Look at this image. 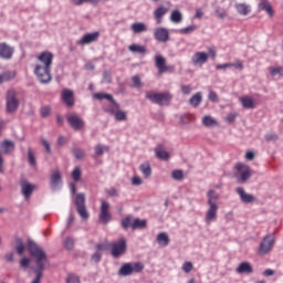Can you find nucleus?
Listing matches in <instances>:
<instances>
[{"instance_id": "obj_7", "label": "nucleus", "mask_w": 283, "mask_h": 283, "mask_svg": "<svg viewBox=\"0 0 283 283\" xmlns=\"http://www.w3.org/2000/svg\"><path fill=\"white\" fill-rule=\"evenodd\" d=\"M275 244V234L270 233L266 234L260 245H259V255H266V253H271L273 251V247Z\"/></svg>"}, {"instance_id": "obj_16", "label": "nucleus", "mask_w": 283, "mask_h": 283, "mask_svg": "<svg viewBox=\"0 0 283 283\" xmlns=\"http://www.w3.org/2000/svg\"><path fill=\"white\" fill-rule=\"evenodd\" d=\"M21 186V193L25 198V200H30V196L34 192L36 189V185L30 184L28 180H22L20 182Z\"/></svg>"}, {"instance_id": "obj_47", "label": "nucleus", "mask_w": 283, "mask_h": 283, "mask_svg": "<svg viewBox=\"0 0 283 283\" xmlns=\"http://www.w3.org/2000/svg\"><path fill=\"white\" fill-rule=\"evenodd\" d=\"M114 116L119 122L127 120V113L124 111L118 109Z\"/></svg>"}, {"instance_id": "obj_5", "label": "nucleus", "mask_w": 283, "mask_h": 283, "mask_svg": "<svg viewBox=\"0 0 283 283\" xmlns=\"http://www.w3.org/2000/svg\"><path fill=\"white\" fill-rule=\"evenodd\" d=\"M146 98L147 101H150V103L159 105L160 107H169V105H171L174 95H171V93H154L147 91Z\"/></svg>"}, {"instance_id": "obj_22", "label": "nucleus", "mask_w": 283, "mask_h": 283, "mask_svg": "<svg viewBox=\"0 0 283 283\" xmlns=\"http://www.w3.org/2000/svg\"><path fill=\"white\" fill-rule=\"evenodd\" d=\"M155 156L156 158H158L159 160H169V158H171V156L169 155V153L165 149V146L161 144H158L155 147Z\"/></svg>"}, {"instance_id": "obj_2", "label": "nucleus", "mask_w": 283, "mask_h": 283, "mask_svg": "<svg viewBox=\"0 0 283 283\" xmlns=\"http://www.w3.org/2000/svg\"><path fill=\"white\" fill-rule=\"evenodd\" d=\"M40 64L35 65L34 74L38 81L43 84L50 83L52 81V61H54V54L50 51H44L38 56Z\"/></svg>"}, {"instance_id": "obj_8", "label": "nucleus", "mask_w": 283, "mask_h": 283, "mask_svg": "<svg viewBox=\"0 0 283 283\" xmlns=\"http://www.w3.org/2000/svg\"><path fill=\"white\" fill-rule=\"evenodd\" d=\"M7 114H14L19 109V98L15 90H9L6 97Z\"/></svg>"}, {"instance_id": "obj_12", "label": "nucleus", "mask_w": 283, "mask_h": 283, "mask_svg": "<svg viewBox=\"0 0 283 283\" xmlns=\"http://www.w3.org/2000/svg\"><path fill=\"white\" fill-rule=\"evenodd\" d=\"M66 119L69 125L72 127V129H75V132H78L85 127V122L76 114L67 115Z\"/></svg>"}, {"instance_id": "obj_41", "label": "nucleus", "mask_w": 283, "mask_h": 283, "mask_svg": "<svg viewBox=\"0 0 283 283\" xmlns=\"http://www.w3.org/2000/svg\"><path fill=\"white\" fill-rule=\"evenodd\" d=\"M15 76L17 73L14 71H6L2 73V78L4 80V83H8V81H13Z\"/></svg>"}, {"instance_id": "obj_61", "label": "nucleus", "mask_w": 283, "mask_h": 283, "mask_svg": "<svg viewBox=\"0 0 283 283\" xmlns=\"http://www.w3.org/2000/svg\"><path fill=\"white\" fill-rule=\"evenodd\" d=\"M235 118H238V114L235 113H230L226 117V123H235Z\"/></svg>"}, {"instance_id": "obj_63", "label": "nucleus", "mask_w": 283, "mask_h": 283, "mask_svg": "<svg viewBox=\"0 0 283 283\" xmlns=\"http://www.w3.org/2000/svg\"><path fill=\"white\" fill-rule=\"evenodd\" d=\"M208 98L212 103H218V94L216 92H213V91L209 92Z\"/></svg>"}, {"instance_id": "obj_9", "label": "nucleus", "mask_w": 283, "mask_h": 283, "mask_svg": "<svg viewBox=\"0 0 283 283\" xmlns=\"http://www.w3.org/2000/svg\"><path fill=\"white\" fill-rule=\"evenodd\" d=\"M235 169L238 185H244L251 178V169L244 164H237Z\"/></svg>"}, {"instance_id": "obj_25", "label": "nucleus", "mask_w": 283, "mask_h": 283, "mask_svg": "<svg viewBox=\"0 0 283 283\" xmlns=\"http://www.w3.org/2000/svg\"><path fill=\"white\" fill-rule=\"evenodd\" d=\"M259 10L266 12L269 17H274L275 11L273 10V6H271V2L263 0L258 6Z\"/></svg>"}, {"instance_id": "obj_32", "label": "nucleus", "mask_w": 283, "mask_h": 283, "mask_svg": "<svg viewBox=\"0 0 283 283\" xmlns=\"http://www.w3.org/2000/svg\"><path fill=\"white\" fill-rule=\"evenodd\" d=\"M202 125H205V127H216L218 126V120H216L211 115H206L202 118Z\"/></svg>"}, {"instance_id": "obj_29", "label": "nucleus", "mask_w": 283, "mask_h": 283, "mask_svg": "<svg viewBox=\"0 0 283 283\" xmlns=\"http://www.w3.org/2000/svg\"><path fill=\"white\" fill-rule=\"evenodd\" d=\"M240 101L244 109H255V102L253 101V98L245 96L241 97Z\"/></svg>"}, {"instance_id": "obj_56", "label": "nucleus", "mask_w": 283, "mask_h": 283, "mask_svg": "<svg viewBox=\"0 0 283 283\" xmlns=\"http://www.w3.org/2000/svg\"><path fill=\"white\" fill-rule=\"evenodd\" d=\"M30 262H32V260H30L29 258H22V260L20 261L21 269H24V271L29 269Z\"/></svg>"}, {"instance_id": "obj_38", "label": "nucleus", "mask_w": 283, "mask_h": 283, "mask_svg": "<svg viewBox=\"0 0 283 283\" xmlns=\"http://www.w3.org/2000/svg\"><path fill=\"white\" fill-rule=\"evenodd\" d=\"M139 170L144 175V178H149V176H151V165H149V163L142 164Z\"/></svg>"}, {"instance_id": "obj_3", "label": "nucleus", "mask_w": 283, "mask_h": 283, "mask_svg": "<svg viewBox=\"0 0 283 283\" xmlns=\"http://www.w3.org/2000/svg\"><path fill=\"white\" fill-rule=\"evenodd\" d=\"M207 198L208 210L206 212L205 222L211 224V222L218 220V200H220V196L216 193V190H209L207 192Z\"/></svg>"}, {"instance_id": "obj_31", "label": "nucleus", "mask_w": 283, "mask_h": 283, "mask_svg": "<svg viewBox=\"0 0 283 283\" xmlns=\"http://www.w3.org/2000/svg\"><path fill=\"white\" fill-rule=\"evenodd\" d=\"M128 50L133 52V54H147V48L139 44H130Z\"/></svg>"}, {"instance_id": "obj_34", "label": "nucleus", "mask_w": 283, "mask_h": 283, "mask_svg": "<svg viewBox=\"0 0 283 283\" xmlns=\"http://www.w3.org/2000/svg\"><path fill=\"white\" fill-rule=\"evenodd\" d=\"M268 70L272 78H275V76H282L283 78V66H270Z\"/></svg>"}, {"instance_id": "obj_26", "label": "nucleus", "mask_w": 283, "mask_h": 283, "mask_svg": "<svg viewBox=\"0 0 283 283\" xmlns=\"http://www.w3.org/2000/svg\"><path fill=\"white\" fill-rule=\"evenodd\" d=\"M169 10L167 8H165L164 6L158 7L155 11H154V18L155 21L158 25H160V23H163V17L168 12Z\"/></svg>"}, {"instance_id": "obj_55", "label": "nucleus", "mask_w": 283, "mask_h": 283, "mask_svg": "<svg viewBox=\"0 0 283 283\" xmlns=\"http://www.w3.org/2000/svg\"><path fill=\"white\" fill-rule=\"evenodd\" d=\"M132 217H126L122 220V227L123 229L127 230L129 227H132Z\"/></svg>"}, {"instance_id": "obj_21", "label": "nucleus", "mask_w": 283, "mask_h": 283, "mask_svg": "<svg viewBox=\"0 0 283 283\" xmlns=\"http://www.w3.org/2000/svg\"><path fill=\"white\" fill-rule=\"evenodd\" d=\"M17 145L14 144V142L10 140V139H4L0 143V150L2 154L4 155H10L12 154V151H14Z\"/></svg>"}, {"instance_id": "obj_45", "label": "nucleus", "mask_w": 283, "mask_h": 283, "mask_svg": "<svg viewBox=\"0 0 283 283\" xmlns=\"http://www.w3.org/2000/svg\"><path fill=\"white\" fill-rule=\"evenodd\" d=\"M214 12L218 19H227L228 17L227 9L224 8L217 7Z\"/></svg>"}, {"instance_id": "obj_35", "label": "nucleus", "mask_w": 283, "mask_h": 283, "mask_svg": "<svg viewBox=\"0 0 283 283\" xmlns=\"http://www.w3.org/2000/svg\"><path fill=\"white\" fill-rule=\"evenodd\" d=\"M235 9H237V12L242 14V17H247V14L251 12V7H249V4L247 3H239L235 6Z\"/></svg>"}, {"instance_id": "obj_23", "label": "nucleus", "mask_w": 283, "mask_h": 283, "mask_svg": "<svg viewBox=\"0 0 283 283\" xmlns=\"http://www.w3.org/2000/svg\"><path fill=\"white\" fill-rule=\"evenodd\" d=\"M167 61L165 60V56L163 55H156L155 56V65L158 70L159 74H165L169 67H167Z\"/></svg>"}, {"instance_id": "obj_14", "label": "nucleus", "mask_w": 283, "mask_h": 283, "mask_svg": "<svg viewBox=\"0 0 283 283\" xmlns=\"http://www.w3.org/2000/svg\"><path fill=\"white\" fill-rule=\"evenodd\" d=\"M101 36V32L95 31L93 33L84 34L76 43L77 45H90V43H96Z\"/></svg>"}, {"instance_id": "obj_27", "label": "nucleus", "mask_w": 283, "mask_h": 283, "mask_svg": "<svg viewBox=\"0 0 283 283\" xmlns=\"http://www.w3.org/2000/svg\"><path fill=\"white\" fill-rule=\"evenodd\" d=\"M130 30L134 34H143V32H147V24L145 22H135L130 25Z\"/></svg>"}, {"instance_id": "obj_15", "label": "nucleus", "mask_w": 283, "mask_h": 283, "mask_svg": "<svg viewBox=\"0 0 283 283\" xmlns=\"http://www.w3.org/2000/svg\"><path fill=\"white\" fill-rule=\"evenodd\" d=\"M62 185H63V177L61 176V171L55 170L51 175L50 187H51L52 191H59V189H61Z\"/></svg>"}, {"instance_id": "obj_1", "label": "nucleus", "mask_w": 283, "mask_h": 283, "mask_svg": "<svg viewBox=\"0 0 283 283\" xmlns=\"http://www.w3.org/2000/svg\"><path fill=\"white\" fill-rule=\"evenodd\" d=\"M28 250L35 262V265L31 266V271L34 273L35 277L31 283H41L43 277V271H45V265L48 264V254L43 248L39 247L34 240L29 239Z\"/></svg>"}, {"instance_id": "obj_58", "label": "nucleus", "mask_w": 283, "mask_h": 283, "mask_svg": "<svg viewBox=\"0 0 283 283\" xmlns=\"http://www.w3.org/2000/svg\"><path fill=\"white\" fill-rule=\"evenodd\" d=\"M66 283H81V280L78 279V276L71 274L67 276Z\"/></svg>"}, {"instance_id": "obj_50", "label": "nucleus", "mask_w": 283, "mask_h": 283, "mask_svg": "<svg viewBox=\"0 0 283 283\" xmlns=\"http://www.w3.org/2000/svg\"><path fill=\"white\" fill-rule=\"evenodd\" d=\"M72 178L75 182H78L81 180V167H75L72 171Z\"/></svg>"}, {"instance_id": "obj_52", "label": "nucleus", "mask_w": 283, "mask_h": 283, "mask_svg": "<svg viewBox=\"0 0 283 283\" xmlns=\"http://www.w3.org/2000/svg\"><path fill=\"white\" fill-rule=\"evenodd\" d=\"M40 114H41L42 118H48V116H50V114H52V108H50V106H43L40 109Z\"/></svg>"}, {"instance_id": "obj_51", "label": "nucleus", "mask_w": 283, "mask_h": 283, "mask_svg": "<svg viewBox=\"0 0 283 283\" xmlns=\"http://www.w3.org/2000/svg\"><path fill=\"white\" fill-rule=\"evenodd\" d=\"M73 6H83V3H98V0H71Z\"/></svg>"}, {"instance_id": "obj_46", "label": "nucleus", "mask_w": 283, "mask_h": 283, "mask_svg": "<svg viewBox=\"0 0 283 283\" xmlns=\"http://www.w3.org/2000/svg\"><path fill=\"white\" fill-rule=\"evenodd\" d=\"M73 155L77 160H83V158H85V150L82 148H74Z\"/></svg>"}, {"instance_id": "obj_19", "label": "nucleus", "mask_w": 283, "mask_h": 283, "mask_svg": "<svg viewBox=\"0 0 283 283\" xmlns=\"http://www.w3.org/2000/svg\"><path fill=\"white\" fill-rule=\"evenodd\" d=\"M154 36L159 43H167V41H169V30L163 27L157 28L155 30Z\"/></svg>"}, {"instance_id": "obj_4", "label": "nucleus", "mask_w": 283, "mask_h": 283, "mask_svg": "<svg viewBox=\"0 0 283 283\" xmlns=\"http://www.w3.org/2000/svg\"><path fill=\"white\" fill-rule=\"evenodd\" d=\"M71 193L75 196V207L76 211L82 218V220H87L90 218V212L87 211V206H85V193H76V185L70 184Z\"/></svg>"}, {"instance_id": "obj_36", "label": "nucleus", "mask_w": 283, "mask_h": 283, "mask_svg": "<svg viewBox=\"0 0 283 283\" xmlns=\"http://www.w3.org/2000/svg\"><path fill=\"white\" fill-rule=\"evenodd\" d=\"M15 251L18 255H23V253H25V244L23 243V239L15 238Z\"/></svg>"}, {"instance_id": "obj_42", "label": "nucleus", "mask_w": 283, "mask_h": 283, "mask_svg": "<svg viewBox=\"0 0 283 283\" xmlns=\"http://www.w3.org/2000/svg\"><path fill=\"white\" fill-rule=\"evenodd\" d=\"M198 30V27L195 24L186 27L184 29H179L178 32L179 34H191V32H196Z\"/></svg>"}, {"instance_id": "obj_44", "label": "nucleus", "mask_w": 283, "mask_h": 283, "mask_svg": "<svg viewBox=\"0 0 283 283\" xmlns=\"http://www.w3.org/2000/svg\"><path fill=\"white\" fill-rule=\"evenodd\" d=\"M105 150L108 151L109 147L103 146V144H97L95 146V154H96V156H103L105 154Z\"/></svg>"}, {"instance_id": "obj_59", "label": "nucleus", "mask_w": 283, "mask_h": 283, "mask_svg": "<svg viewBox=\"0 0 283 283\" xmlns=\"http://www.w3.org/2000/svg\"><path fill=\"white\" fill-rule=\"evenodd\" d=\"M41 144L43 145L44 149H46V153L50 154L52 151V148L50 147V142L45 138H41Z\"/></svg>"}, {"instance_id": "obj_49", "label": "nucleus", "mask_w": 283, "mask_h": 283, "mask_svg": "<svg viewBox=\"0 0 283 283\" xmlns=\"http://www.w3.org/2000/svg\"><path fill=\"white\" fill-rule=\"evenodd\" d=\"M132 81H133V87H136L137 90H140V87H143V82L140 81V76L134 75L132 77Z\"/></svg>"}, {"instance_id": "obj_37", "label": "nucleus", "mask_w": 283, "mask_h": 283, "mask_svg": "<svg viewBox=\"0 0 283 283\" xmlns=\"http://www.w3.org/2000/svg\"><path fill=\"white\" fill-rule=\"evenodd\" d=\"M145 227H147V220H140V219H134L130 229H133V231H136V229H145Z\"/></svg>"}, {"instance_id": "obj_17", "label": "nucleus", "mask_w": 283, "mask_h": 283, "mask_svg": "<svg viewBox=\"0 0 283 283\" xmlns=\"http://www.w3.org/2000/svg\"><path fill=\"white\" fill-rule=\"evenodd\" d=\"M237 193L243 205H253V202H255L256 200L255 196L247 193V191L242 187L237 188Z\"/></svg>"}, {"instance_id": "obj_30", "label": "nucleus", "mask_w": 283, "mask_h": 283, "mask_svg": "<svg viewBox=\"0 0 283 283\" xmlns=\"http://www.w3.org/2000/svg\"><path fill=\"white\" fill-rule=\"evenodd\" d=\"M118 109H120V104L116 101H113L106 106L105 112L106 114H111V116H114Z\"/></svg>"}, {"instance_id": "obj_10", "label": "nucleus", "mask_w": 283, "mask_h": 283, "mask_svg": "<svg viewBox=\"0 0 283 283\" xmlns=\"http://www.w3.org/2000/svg\"><path fill=\"white\" fill-rule=\"evenodd\" d=\"M111 247V253L113 258H120V255H125L127 251V240L125 238H122L118 240V242L112 243Z\"/></svg>"}, {"instance_id": "obj_53", "label": "nucleus", "mask_w": 283, "mask_h": 283, "mask_svg": "<svg viewBox=\"0 0 283 283\" xmlns=\"http://www.w3.org/2000/svg\"><path fill=\"white\" fill-rule=\"evenodd\" d=\"M64 247H65V249H67V251H72V249H74V239H72V238H66L65 240H64Z\"/></svg>"}, {"instance_id": "obj_62", "label": "nucleus", "mask_w": 283, "mask_h": 283, "mask_svg": "<svg viewBox=\"0 0 283 283\" xmlns=\"http://www.w3.org/2000/svg\"><path fill=\"white\" fill-rule=\"evenodd\" d=\"M132 185L134 187H140V185H143V179L140 177H133Z\"/></svg>"}, {"instance_id": "obj_57", "label": "nucleus", "mask_w": 283, "mask_h": 283, "mask_svg": "<svg viewBox=\"0 0 283 283\" xmlns=\"http://www.w3.org/2000/svg\"><path fill=\"white\" fill-rule=\"evenodd\" d=\"M111 244L108 243H98L95 245L96 251H108Z\"/></svg>"}, {"instance_id": "obj_48", "label": "nucleus", "mask_w": 283, "mask_h": 283, "mask_svg": "<svg viewBox=\"0 0 283 283\" xmlns=\"http://www.w3.org/2000/svg\"><path fill=\"white\" fill-rule=\"evenodd\" d=\"M171 177L174 180H182L185 178V172L182 170H174Z\"/></svg>"}, {"instance_id": "obj_64", "label": "nucleus", "mask_w": 283, "mask_h": 283, "mask_svg": "<svg viewBox=\"0 0 283 283\" xmlns=\"http://www.w3.org/2000/svg\"><path fill=\"white\" fill-rule=\"evenodd\" d=\"M4 259H6L7 262H10V263L14 262V252L7 253L4 255Z\"/></svg>"}, {"instance_id": "obj_43", "label": "nucleus", "mask_w": 283, "mask_h": 283, "mask_svg": "<svg viewBox=\"0 0 283 283\" xmlns=\"http://www.w3.org/2000/svg\"><path fill=\"white\" fill-rule=\"evenodd\" d=\"M264 138L266 143H277V140H280V136L275 133H268L264 135Z\"/></svg>"}, {"instance_id": "obj_33", "label": "nucleus", "mask_w": 283, "mask_h": 283, "mask_svg": "<svg viewBox=\"0 0 283 283\" xmlns=\"http://www.w3.org/2000/svg\"><path fill=\"white\" fill-rule=\"evenodd\" d=\"M189 103L192 107H198L202 103V93L198 92L192 95L189 99Z\"/></svg>"}, {"instance_id": "obj_28", "label": "nucleus", "mask_w": 283, "mask_h": 283, "mask_svg": "<svg viewBox=\"0 0 283 283\" xmlns=\"http://www.w3.org/2000/svg\"><path fill=\"white\" fill-rule=\"evenodd\" d=\"M157 242L159 247H169V234L167 232H160L157 234Z\"/></svg>"}, {"instance_id": "obj_13", "label": "nucleus", "mask_w": 283, "mask_h": 283, "mask_svg": "<svg viewBox=\"0 0 283 283\" xmlns=\"http://www.w3.org/2000/svg\"><path fill=\"white\" fill-rule=\"evenodd\" d=\"M207 61H209L207 52H197L191 56V63L195 67H202Z\"/></svg>"}, {"instance_id": "obj_60", "label": "nucleus", "mask_w": 283, "mask_h": 283, "mask_svg": "<svg viewBox=\"0 0 283 283\" xmlns=\"http://www.w3.org/2000/svg\"><path fill=\"white\" fill-rule=\"evenodd\" d=\"M103 81L104 83H112V73L108 71H104Z\"/></svg>"}, {"instance_id": "obj_18", "label": "nucleus", "mask_w": 283, "mask_h": 283, "mask_svg": "<svg viewBox=\"0 0 283 283\" xmlns=\"http://www.w3.org/2000/svg\"><path fill=\"white\" fill-rule=\"evenodd\" d=\"M13 54L14 48L10 46L6 42L0 43V59H4V61H10Z\"/></svg>"}, {"instance_id": "obj_11", "label": "nucleus", "mask_w": 283, "mask_h": 283, "mask_svg": "<svg viewBox=\"0 0 283 283\" xmlns=\"http://www.w3.org/2000/svg\"><path fill=\"white\" fill-rule=\"evenodd\" d=\"M98 218L99 222L103 224H107V222L112 221V214L109 213V202L102 200Z\"/></svg>"}, {"instance_id": "obj_6", "label": "nucleus", "mask_w": 283, "mask_h": 283, "mask_svg": "<svg viewBox=\"0 0 283 283\" xmlns=\"http://www.w3.org/2000/svg\"><path fill=\"white\" fill-rule=\"evenodd\" d=\"M145 269V265L140 262L135 263H124L118 272L117 275L120 277H129V275H134V273H140Z\"/></svg>"}, {"instance_id": "obj_54", "label": "nucleus", "mask_w": 283, "mask_h": 283, "mask_svg": "<svg viewBox=\"0 0 283 283\" xmlns=\"http://www.w3.org/2000/svg\"><path fill=\"white\" fill-rule=\"evenodd\" d=\"M182 271H184L185 273H191V271H193V263H191L190 261L185 262V263L182 264Z\"/></svg>"}, {"instance_id": "obj_39", "label": "nucleus", "mask_w": 283, "mask_h": 283, "mask_svg": "<svg viewBox=\"0 0 283 283\" xmlns=\"http://www.w3.org/2000/svg\"><path fill=\"white\" fill-rule=\"evenodd\" d=\"M170 21L172 23H182V13L178 10H174L170 14Z\"/></svg>"}, {"instance_id": "obj_40", "label": "nucleus", "mask_w": 283, "mask_h": 283, "mask_svg": "<svg viewBox=\"0 0 283 283\" xmlns=\"http://www.w3.org/2000/svg\"><path fill=\"white\" fill-rule=\"evenodd\" d=\"M28 160L31 167H36V157L34 156L32 148H28Z\"/></svg>"}, {"instance_id": "obj_24", "label": "nucleus", "mask_w": 283, "mask_h": 283, "mask_svg": "<svg viewBox=\"0 0 283 283\" xmlns=\"http://www.w3.org/2000/svg\"><path fill=\"white\" fill-rule=\"evenodd\" d=\"M74 92L72 90L65 88L62 92V101L67 105V107H74Z\"/></svg>"}, {"instance_id": "obj_20", "label": "nucleus", "mask_w": 283, "mask_h": 283, "mask_svg": "<svg viewBox=\"0 0 283 283\" xmlns=\"http://www.w3.org/2000/svg\"><path fill=\"white\" fill-rule=\"evenodd\" d=\"M235 273L239 275H251L253 273V265L249 261H243L235 268Z\"/></svg>"}]
</instances>
